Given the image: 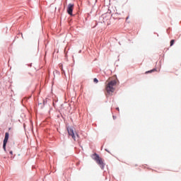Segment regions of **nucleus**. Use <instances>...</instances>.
I'll return each mask as SVG.
<instances>
[{"mask_svg": "<svg viewBox=\"0 0 181 181\" xmlns=\"http://www.w3.org/2000/svg\"><path fill=\"white\" fill-rule=\"evenodd\" d=\"M175 43V39H172V40H170V46H173Z\"/></svg>", "mask_w": 181, "mask_h": 181, "instance_id": "7", "label": "nucleus"}, {"mask_svg": "<svg viewBox=\"0 0 181 181\" xmlns=\"http://www.w3.org/2000/svg\"><path fill=\"white\" fill-rule=\"evenodd\" d=\"M93 82H95V83H98V79H97V78H94Z\"/></svg>", "mask_w": 181, "mask_h": 181, "instance_id": "8", "label": "nucleus"}, {"mask_svg": "<svg viewBox=\"0 0 181 181\" xmlns=\"http://www.w3.org/2000/svg\"><path fill=\"white\" fill-rule=\"evenodd\" d=\"M117 83V79H108L106 81V91H107L108 94H112L115 90V86Z\"/></svg>", "mask_w": 181, "mask_h": 181, "instance_id": "2", "label": "nucleus"}, {"mask_svg": "<svg viewBox=\"0 0 181 181\" xmlns=\"http://www.w3.org/2000/svg\"><path fill=\"white\" fill-rule=\"evenodd\" d=\"M74 8V4H69L67 6V13L72 16Z\"/></svg>", "mask_w": 181, "mask_h": 181, "instance_id": "5", "label": "nucleus"}, {"mask_svg": "<svg viewBox=\"0 0 181 181\" xmlns=\"http://www.w3.org/2000/svg\"><path fill=\"white\" fill-rule=\"evenodd\" d=\"M76 136H78V134H76Z\"/></svg>", "mask_w": 181, "mask_h": 181, "instance_id": "12", "label": "nucleus"}, {"mask_svg": "<svg viewBox=\"0 0 181 181\" xmlns=\"http://www.w3.org/2000/svg\"><path fill=\"white\" fill-rule=\"evenodd\" d=\"M10 153L13 155V151H10Z\"/></svg>", "mask_w": 181, "mask_h": 181, "instance_id": "10", "label": "nucleus"}, {"mask_svg": "<svg viewBox=\"0 0 181 181\" xmlns=\"http://www.w3.org/2000/svg\"><path fill=\"white\" fill-rule=\"evenodd\" d=\"M69 134L71 135L74 141H76V135L74 134V129L69 127L67 129Z\"/></svg>", "mask_w": 181, "mask_h": 181, "instance_id": "6", "label": "nucleus"}, {"mask_svg": "<svg viewBox=\"0 0 181 181\" xmlns=\"http://www.w3.org/2000/svg\"><path fill=\"white\" fill-rule=\"evenodd\" d=\"M93 158L95 160L97 164L100 166L101 169H104L105 164L103 158H101L98 153H93Z\"/></svg>", "mask_w": 181, "mask_h": 181, "instance_id": "3", "label": "nucleus"}, {"mask_svg": "<svg viewBox=\"0 0 181 181\" xmlns=\"http://www.w3.org/2000/svg\"><path fill=\"white\" fill-rule=\"evenodd\" d=\"M116 110H119V108H116Z\"/></svg>", "mask_w": 181, "mask_h": 181, "instance_id": "11", "label": "nucleus"}, {"mask_svg": "<svg viewBox=\"0 0 181 181\" xmlns=\"http://www.w3.org/2000/svg\"><path fill=\"white\" fill-rule=\"evenodd\" d=\"M117 83V79H108L106 81V91H107L108 94H112L115 90V86Z\"/></svg>", "mask_w": 181, "mask_h": 181, "instance_id": "1", "label": "nucleus"}, {"mask_svg": "<svg viewBox=\"0 0 181 181\" xmlns=\"http://www.w3.org/2000/svg\"><path fill=\"white\" fill-rule=\"evenodd\" d=\"M154 70H156V69L149 70L148 71H146V74H148V73H152L153 71H154Z\"/></svg>", "mask_w": 181, "mask_h": 181, "instance_id": "9", "label": "nucleus"}, {"mask_svg": "<svg viewBox=\"0 0 181 181\" xmlns=\"http://www.w3.org/2000/svg\"><path fill=\"white\" fill-rule=\"evenodd\" d=\"M8 138H9V133H5V138L4 140V145H3V148L4 151H6V144L8 141Z\"/></svg>", "mask_w": 181, "mask_h": 181, "instance_id": "4", "label": "nucleus"}]
</instances>
